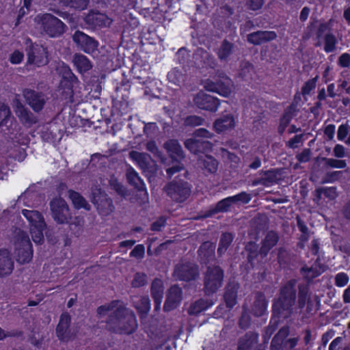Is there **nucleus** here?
I'll return each mask as SVG.
<instances>
[{"label": "nucleus", "mask_w": 350, "mask_h": 350, "mask_svg": "<svg viewBox=\"0 0 350 350\" xmlns=\"http://www.w3.org/2000/svg\"><path fill=\"white\" fill-rule=\"evenodd\" d=\"M14 268L12 254L7 249H0V278L10 275Z\"/></svg>", "instance_id": "21"}, {"label": "nucleus", "mask_w": 350, "mask_h": 350, "mask_svg": "<svg viewBox=\"0 0 350 350\" xmlns=\"http://www.w3.org/2000/svg\"><path fill=\"white\" fill-rule=\"evenodd\" d=\"M70 316L64 313L60 317L58 325L56 327V334L57 338L63 342H68L72 338V334L70 329Z\"/></svg>", "instance_id": "22"}, {"label": "nucleus", "mask_w": 350, "mask_h": 350, "mask_svg": "<svg viewBox=\"0 0 350 350\" xmlns=\"http://www.w3.org/2000/svg\"><path fill=\"white\" fill-rule=\"evenodd\" d=\"M210 306L211 304L207 300L199 299L190 305L188 308V314L189 315H198L206 310Z\"/></svg>", "instance_id": "41"}, {"label": "nucleus", "mask_w": 350, "mask_h": 350, "mask_svg": "<svg viewBox=\"0 0 350 350\" xmlns=\"http://www.w3.org/2000/svg\"><path fill=\"white\" fill-rule=\"evenodd\" d=\"M109 186L111 189L114 190L118 195L122 198H126L130 195L128 189L113 176L111 177L109 180Z\"/></svg>", "instance_id": "44"}, {"label": "nucleus", "mask_w": 350, "mask_h": 350, "mask_svg": "<svg viewBox=\"0 0 350 350\" xmlns=\"http://www.w3.org/2000/svg\"><path fill=\"white\" fill-rule=\"evenodd\" d=\"M191 185L181 180H176V202H184L191 194Z\"/></svg>", "instance_id": "38"}, {"label": "nucleus", "mask_w": 350, "mask_h": 350, "mask_svg": "<svg viewBox=\"0 0 350 350\" xmlns=\"http://www.w3.org/2000/svg\"><path fill=\"white\" fill-rule=\"evenodd\" d=\"M325 163L329 167H335L336 169H344L347 166L345 160L328 158L325 159Z\"/></svg>", "instance_id": "60"}, {"label": "nucleus", "mask_w": 350, "mask_h": 350, "mask_svg": "<svg viewBox=\"0 0 350 350\" xmlns=\"http://www.w3.org/2000/svg\"><path fill=\"white\" fill-rule=\"evenodd\" d=\"M70 198L76 208L80 209L83 208L87 211H90L91 209V206L79 193L73 191H70Z\"/></svg>", "instance_id": "42"}, {"label": "nucleus", "mask_w": 350, "mask_h": 350, "mask_svg": "<svg viewBox=\"0 0 350 350\" xmlns=\"http://www.w3.org/2000/svg\"><path fill=\"white\" fill-rule=\"evenodd\" d=\"M200 277L198 265L187 262L180 265H176L177 280L185 282L195 281Z\"/></svg>", "instance_id": "15"}, {"label": "nucleus", "mask_w": 350, "mask_h": 350, "mask_svg": "<svg viewBox=\"0 0 350 350\" xmlns=\"http://www.w3.org/2000/svg\"><path fill=\"white\" fill-rule=\"evenodd\" d=\"M15 113L21 122L27 127H31L38 122V118L18 100L16 103Z\"/></svg>", "instance_id": "18"}, {"label": "nucleus", "mask_w": 350, "mask_h": 350, "mask_svg": "<svg viewBox=\"0 0 350 350\" xmlns=\"http://www.w3.org/2000/svg\"><path fill=\"white\" fill-rule=\"evenodd\" d=\"M318 77L308 79L305 82L301 88L302 95L306 96L310 94V92L317 86Z\"/></svg>", "instance_id": "54"}, {"label": "nucleus", "mask_w": 350, "mask_h": 350, "mask_svg": "<svg viewBox=\"0 0 350 350\" xmlns=\"http://www.w3.org/2000/svg\"><path fill=\"white\" fill-rule=\"evenodd\" d=\"M232 197L234 203L241 201V202H243L245 204H246V203H248L252 199L251 196L244 191L241 192L235 196H232Z\"/></svg>", "instance_id": "64"}, {"label": "nucleus", "mask_w": 350, "mask_h": 350, "mask_svg": "<svg viewBox=\"0 0 350 350\" xmlns=\"http://www.w3.org/2000/svg\"><path fill=\"white\" fill-rule=\"evenodd\" d=\"M146 148L147 150L152 153L155 157L160 159L161 163L164 164L165 163L166 159L162 157L161 152L159 150L158 147L157 146L154 141H150L147 142Z\"/></svg>", "instance_id": "55"}, {"label": "nucleus", "mask_w": 350, "mask_h": 350, "mask_svg": "<svg viewBox=\"0 0 350 350\" xmlns=\"http://www.w3.org/2000/svg\"><path fill=\"white\" fill-rule=\"evenodd\" d=\"M84 21L91 28L109 27L112 23V20L105 14L94 10L88 12L84 18Z\"/></svg>", "instance_id": "17"}, {"label": "nucleus", "mask_w": 350, "mask_h": 350, "mask_svg": "<svg viewBox=\"0 0 350 350\" xmlns=\"http://www.w3.org/2000/svg\"><path fill=\"white\" fill-rule=\"evenodd\" d=\"M338 65L341 68H350V54L347 52L342 53L338 57Z\"/></svg>", "instance_id": "62"}, {"label": "nucleus", "mask_w": 350, "mask_h": 350, "mask_svg": "<svg viewBox=\"0 0 350 350\" xmlns=\"http://www.w3.org/2000/svg\"><path fill=\"white\" fill-rule=\"evenodd\" d=\"M262 176L254 179L252 181V185H262L263 187H271L277 181L278 170L276 169H270L269 170H260L259 172Z\"/></svg>", "instance_id": "24"}, {"label": "nucleus", "mask_w": 350, "mask_h": 350, "mask_svg": "<svg viewBox=\"0 0 350 350\" xmlns=\"http://www.w3.org/2000/svg\"><path fill=\"white\" fill-rule=\"evenodd\" d=\"M90 200L101 215L108 216L115 209L112 199L100 188L96 187L92 189Z\"/></svg>", "instance_id": "7"}, {"label": "nucleus", "mask_w": 350, "mask_h": 350, "mask_svg": "<svg viewBox=\"0 0 350 350\" xmlns=\"http://www.w3.org/2000/svg\"><path fill=\"white\" fill-rule=\"evenodd\" d=\"M224 270L219 266L208 267L204 275L203 291L206 296L217 293L222 286Z\"/></svg>", "instance_id": "5"}, {"label": "nucleus", "mask_w": 350, "mask_h": 350, "mask_svg": "<svg viewBox=\"0 0 350 350\" xmlns=\"http://www.w3.org/2000/svg\"><path fill=\"white\" fill-rule=\"evenodd\" d=\"M215 246L211 242H204L198 250L200 258L204 262L210 261L215 256Z\"/></svg>", "instance_id": "40"}, {"label": "nucleus", "mask_w": 350, "mask_h": 350, "mask_svg": "<svg viewBox=\"0 0 350 350\" xmlns=\"http://www.w3.org/2000/svg\"><path fill=\"white\" fill-rule=\"evenodd\" d=\"M252 323V317L247 310H243L238 321V326L241 329H247Z\"/></svg>", "instance_id": "51"}, {"label": "nucleus", "mask_w": 350, "mask_h": 350, "mask_svg": "<svg viewBox=\"0 0 350 350\" xmlns=\"http://www.w3.org/2000/svg\"><path fill=\"white\" fill-rule=\"evenodd\" d=\"M350 126L347 122L340 124L337 132V138L340 141H344L349 133Z\"/></svg>", "instance_id": "61"}, {"label": "nucleus", "mask_w": 350, "mask_h": 350, "mask_svg": "<svg viewBox=\"0 0 350 350\" xmlns=\"http://www.w3.org/2000/svg\"><path fill=\"white\" fill-rule=\"evenodd\" d=\"M26 44L28 64L40 66L48 63L47 51L45 48L42 45L33 44L30 40H28Z\"/></svg>", "instance_id": "12"}, {"label": "nucleus", "mask_w": 350, "mask_h": 350, "mask_svg": "<svg viewBox=\"0 0 350 350\" xmlns=\"http://www.w3.org/2000/svg\"><path fill=\"white\" fill-rule=\"evenodd\" d=\"M133 306L137 310L142 323H145L144 321L150 310V299L149 297L147 295L141 296L138 299L133 301Z\"/></svg>", "instance_id": "27"}, {"label": "nucleus", "mask_w": 350, "mask_h": 350, "mask_svg": "<svg viewBox=\"0 0 350 350\" xmlns=\"http://www.w3.org/2000/svg\"><path fill=\"white\" fill-rule=\"evenodd\" d=\"M127 183L133 187L138 191H144L147 193L144 182L139 177L138 173L134 170L133 167L129 165L126 167L125 173Z\"/></svg>", "instance_id": "26"}, {"label": "nucleus", "mask_w": 350, "mask_h": 350, "mask_svg": "<svg viewBox=\"0 0 350 350\" xmlns=\"http://www.w3.org/2000/svg\"><path fill=\"white\" fill-rule=\"evenodd\" d=\"M72 38L77 46L86 53H93L98 49V42L81 31H76Z\"/></svg>", "instance_id": "14"}, {"label": "nucleus", "mask_w": 350, "mask_h": 350, "mask_svg": "<svg viewBox=\"0 0 350 350\" xmlns=\"http://www.w3.org/2000/svg\"><path fill=\"white\" fill-rule=\"evenodd\" d=\"M52 217L59 224L69 223L72 215L66 202L62 198H55L50 202Z\"/></svg>", "instance_id": "10"}, {"label": "nucleus", "mask_w": 350, "mask_h": 350, "mask_svg": "<svg viewBox=\"0 0 350 350\" xmlns=\"http://www.w3.org/2000/svg\"><path fill=\"white\" fill-rule=\"evenodd\" d=\"M60 3L66 6H70L79 10L86 9L90 3L89 0H59Z\"/></svg>", "instance_id": "48"}, {"label": "nucleus", "mask_w": 350, "mask_h": 350, "mask_svg": "<svg viewBox=\"0 0 350 350\" xmlns=\"http://www.w3.org/2000/svg\"><path fill=\"white\" fill-rule=\"evenodd\" d=\"M193 102L198 108L210 113H215L221 104L219 98L204 92H198L194 97Z\"/></svg>", "instance_id": "16"}, {"label": "nucleus", "mask_w": 350, "mask_h": 350, "mask_svg": "<svg viewBox=\"0 0 350 350\" xmlns=\"http://www.w3.org/2000/svg\"><path fill=\"white\" fill-rule=\"evenodd\" d=\"M265 0H245V7L247 10L252 11H258L264 5Z\"/></svg>", "instance_id": "58"}, {"label": "nucleus", "mask_w": 350, "mask_h": 350, "mask_svg": "<svg viewBox=\"0 0 350 350\" xmlns=\"http://www.w3.org/2000/svg\"><path fill=\"white\" fill-rule=\"evenodd\" d=\"M14 253L21 264L29 262L33 257L32 245L26 232L20 228L14 230Z\"/></svg>", "instance_id": "3"}, {"label": "nucleus", "mask_w": 350, "mask_h": 350, "mask_svg": "<svg viewBox=\"0 0 350 350\" xmlns=\"http://www.w3.org/2000/svg\"><path fill=\"white\" fill-rule=\"evenodd\" d=\"M254 70V66L249 62H241L239 75L243 79H247L251 76V72Z\"/></svg>", "instance_id": "50"}, {"label": "nucleus", "mask_w": 350, "mask_h": 350, "mask_svg": "<svg viewBox=\"0 0 350 350\" xmlns=\"http://www.w3.org/2000/svg\"><path fill=\"white\" fill-rule=\"evenodd\" d=\"M15 122L10 107L0 103V129L3 131L10 132Z\"/></svg>", "instance_id": "25"}, {"label": "nucleus", "mask_w": 350, "mask_h": 350, "mask_svg": "<svg viewBox=\"0 0 350 350\" xmlns=\"http://www.w3.org/2000/svg\"><path fill=\"white\" fill-rule=\"evenodd\" d=\"M185 146L193 154H204L212 151L211 142L203 139L190 138L185 141Z\"/></svg>", "instance_id": "19"}, {"label": "nucleus", "mask_w": 350, "mask_h": 350, "mask_svg": "<svg viewBox=\"0 0 350 350\" xmlns=\"http://www.w3.org/2000/svg\"><path fill=\"white\" fill-rule=\"evenodd\" d=\"M258 340V334L249 331L238 340V350H252Z\"/></svg>", "instance_id": "32"}, {"label": "nucleus", "mask_w": 350, "mask_h": 350, "mask_svg": "<svg viewBox=\"0 0 350 350\" xmlns=\"http://www.w3.org/2000/svg\"><path fill=\"white\" fill-rule=\"evenodd\" d=\"M289 335L288 325H284L279 329L272 338L270 345L271 350H292L298 342L297 338H288Z\"/></svg>", "instance_id": "9"}, {"label": "nucleus", "mask_w": 350, "mask_h": 350, "mask_svg": "<svg viewBox=\"0 0 350 350\" xmlns=\"http://www.w3.org/2000/svg\"><path fill=\"white\" fill-rule=\"evenodd\" d=\"M278 241L279 236L277 232L273 230L267 232L265 237L262 239L261 246L259 248L261 257H266L272 248L277 245Z\"/></svg>", "instance_id": "23"}, {"label": "nucleus", "mask_w": 350, "mask_h": 350, "mask_svg": "<svg viewBox=\"0 0 350 350\" xmlns=\"http://www.w3.org/2000/svg\"><path fill=\"white\" fill-rule=\"evenodd\" d=\"M277 37L274 31L258 30L247 36V41L254 46H259L264 43L273 41Z\"/></svg>", "instance_id": "20"}, {"label": "nucleus", "mask_w": 350, "mask_h": 350, "mask_svg": "<svg viewBox=\"0 0 350 350\" xmlns=\"http://www.w3.org/2000/svg\"><path fill=\"white\" fill-rule=\"evenodd\" d=\"M297 306L301 310L306 306V304H311L308 283H299L297 285Z\"/></svg>", "instance_id": "33"}, {"label": "nucleus", "mask_w": 350, "mask_h": 350, "mask_svg": "<svg viewBox=\"0 0 350 350\" xmlns=\"http://www.w3.org/2000/svg\"><path fill=\"white\" fill-rule=\"evenodd\" d=\"M245 249L247 253V261L253 265L260 254L258 247L255 242L250 241L245 245Z\"/></svg>", "instance_id": "43"}, {"label": "nucleus", "mask_w": 350, "mask_h": 350, "mask_svg": "<svg viewBox=\"0 0 350 350\" xmlns=\"http://www.w3.org/2000/svg\"><path fill=\"white\" fill-rule=\"evenodd\" d=\"M23 215L30 223L31 227L33 226H46L44 219L41 213L38 211L23 209Z\"/></svg>", "instance_id": "36"}, {"label": "nucleus", "mask_w": 350, "mask_h": 350, "mask_svg": "<svg viewBox=\"0 0 350 350\" xmlns=\"http://www.w3.org/2000/svg\"><path fill=\"white\" fill-rule=\"evenodd\" d=\"M203 118L198 116H189L185 119V125L187 126H197L203 124Z\"/></svg>", "instance_id": "57"}, {"label": "nucleus", "mask_w": 350, "mask_h": 350, "mask_svg": "<svg viewBox=\"0 0 350 350\" xmlns=\"http://www.w3.org/2000/svg\"><path fill=\"white\" fill-rule=\"evenodd\" d=\"M36 21L40 25L42 32L51 38L59 37L67 29V26L51 14H39L36 16Z\"/></svg>", "instance_id": "4"}, {"label": "nucleus", "mask_w": 350, "mask_h": 350, "mask_svg": "<svg viewBox=\"0 0 350 350\" xmlns=\"http://www.w3.org/2000/svg\"><path fill=\"white\" fill-rule=\"evenodd\" d=\"M174 286H171L163 306V310L165 312L171 311L175 308V295L174 294Z\"/></svg>", "instance_id": "52"}, {"label": "nucleus", "mask_w": 350, "mask_h": 350, "mask_svg": "<svg viewBox=\"0 0 350 350\" xmlns=\"http://www.w3.org/2000/svg\"><path fill=\"white\" fill-rule=\"evenodd\" d=\"M172 161L175 160V140L170 139L163 144Z\"/></svg>", "instance_id": "63"}, {"label": "nucleus", "mask_w": 350, "mask_h": 350, "mask_svg": "<svg viewBox=\"0 0 350 350\" xmlns=\"http://www.w3.org/2000/svg\"><path fill=\"white\" fill-rule=\"evenodd\" d=\"M70 230L76 237H79L82 232V228L83 226V219L81 217H75L70 220L69 223Z\"/></svg>", "instance_id": "47"}, {"label": "nucleus", "mask_w": 350, "mask_h": 350, "mask_svg": "<svg viewBox=\"0 0 350 350\" xmlns=\"http://www.w3.org/2000/svg\"><path fill=\"white\" fill-rule=\"evenodd\" d=\"M234 239V234L232 232H222L219 239V246L217 248V253L219 256L224 254L229 247L232 245Z\"/></svg>", "instance_id": "39"}, {"label": "nucleus", "mask_w": 350, "mask_h": 350, "mask_svg": "<svg viewBox=\"0 0 350 350\" xmlns=\"http://www.w3.org/2000/svg\"><path fill=\"white\" fill-rule=\"evenodd\" d=\"M110 312L105 328L110 332L129 335L134 333L138 324L135 314L126 308L120 300H113L97 308L96 313L101 318Z\"/></svg>", "instance_id": "1"}, {"label": "nucleus", "mask_w": 350, "mask_h": 350, "mask_svg": "<svg viewBox=\"0 0 350 350\" xmlns=\"http://www.w3.org/2000/svg\"><path fill=\"white\" fill-rule=\"evenodd\" d=\"M297 280L291 279L282 285L278 293V297L272 303V317L270 321L273 324L275 329L280 320L286 319L291 317L293 312V306L297 298Z\"/></svg>", "instance_id": "2"}, {"label": "nucleus", "mask_w": 350, "mask_h": 350, "mask_svg": "<svg viewBox=\"0 0 350 350\" xmlns=\"http://www.w3.org/2000/svg\"><path fill=\"white\" fill-rule=\"evenodd\" d=\"M72 62L81 74H83L92 68V64L90 60L81 53H75L72 56Z\"/></svg>", "instance_id": "34"}, {"label": "nucleus", "mask_w": 350, "mask_h": 350, "mask_svg": "<svg viewBox=\"0 0 350 350\" xmlns=\"http://www.w3.org/2000/svg\"><path fill=\"white\" fill-rule=\"evenodd\" d=\"M147 284V275L144 273L137 272L131 282V286L133 288H139Z\"/></svg>", "instance_id": "53"}, {"label": "nucleus", "mask_w": 350, "mask_h": 350, "mask_svg": "<svg viewBox=\"0 0 350 350\" xmlns=\"http://www.w3.org/2000/svg\"><path fill=\"white\" fill-rule=\"evenodd\" d=\"M268 306V302L265 294L258 291L254 297V303L252 307V314L256 317H260L265 314Z\"/></svg>", "instance_id": "31"}, {"label": "nucleus", "mask_w": 350, "mask_h": 350, "mask_svg": "<svg viewBox=\"0 0 350 350\" xmlns=\"http://www.w3.org/2000/svg\"><path fill=\"white\" fill-rule=\"evenodd\" d=\"M164 291L163 282L160 279L155 278L150 287V293L153 299H162Z\"/></svg>", "instance_id": "45"}, {"label": "nucleus", "mask_w": 350, "mask_h": 350, "mask_svg": "<svg viewBox=\"0 0 350 350\" xmlns=\"http://www.w3.org/2000/svg\"><path fill=\"white\" fill-rule=\"evenodd\" d=\"M239 292V286L236 284H228L224 293V300L226 307L232 309L237 304V293Z\"/></svg>", "instance_id": "35"}, {"label": "nucleus", "mask_w": 350, "mask_h": 350, "mask_svg": "<svg viewBox=\"0 0 350 350\" xmlns=\"http://www.w3.org/2000/svg\"><path fill=\"white\" fill-rule=\"evenodd\" d=\"M129 154V157L137 163L150 182L151 178H154L157 176L159 166L155 161L152 159L149 154L132 150Z\"/></svg>", "instance_id": "6"}, {"label": "nucleus", "mask_w": 350, "mask_h": 350, "mask_svg": "<svg viewBox=\"0 0 350 350\" xmlns=\"http://www.w3.org/2000/svg\"><path fill=\"white\" fill-rule=\"evenodd\" d=\"M337 44L338 40L334 33H327L324 35V51L326 53L334 52Z\"/></svg>", "instance_id": "46"}, {"label": "nucleus", "mask_w": 350, "mask_h": 350, "mask_svg": "<svg viewBox=\"0 0 350 350\" xmlns=\"http://www.w3.org/2000/svg\"><path fill=\"white\" fill-rule=\"evenodd\" d=\"M334 284L338 287H344L346 286L349 281V278L348 274L345 272H339L335 275Z\"/></svg>", "instance_id": "56"}, {"label": "nucleus", "mask_w": 350, "mask_h": 350, "mask_svg": "<svg viewBox=\"0 0 350 350\" xmlns=\"http://www.w3.org/2000/svg\"><path fill=\"white\" fill-rule=\"evenodd\" d=\"M57 70L59 72V74L62 76L60 85L62 87H64L65 89L67 90V91L64 92L68 96H66L65 98H69L70 101L72 102V87L74 84L78 83V79L72 72L70 68L64 64L60 65L58 67Z\"/></svg>", "instance_id": "13"}, {"label": "nucleus", "mask_w": 350, "mask_h": 350, "mask_svg": "<svg viewBox=\"0 0 350 350\" xmlns=\"http://www.w3.org/2000/svg\"><path fill=\"white\" fill-rule=\"evenodd\" d=\"M198 163L206 176L214 174L218 170L219 162L213 156L205 154L199 158Z\"/></svg>", "instance_id": "30"}, {"label": "nucleus", "mask_w": 350, "mask_h": 350, "mask_svg": "<svg viewBox=\"0 0 350 350\" xmlns=\"http://www.w3.org/2000/svg\"><path fill=\"white\" fill-rule=\"evenodd\" d=\"M10 156L16 161H23L25 159L27 153L24 148L16 147Z\"/></svg>", "instance_id": "59"}, {"label": "nucleus", "mask_w": 350, "mask_h": 350, "mask_svg": "<svg viewBox=\"0 0 350 350\" xmlns=\"http://www.w3.org/2000/svg\"><path fill=\"white\" fill-rule=\"evenodd\" d=\"M235 124L234 116L232 114H226L217 119L214 122L213 126L216 133L221 134L225 132V131L233 129Z\"/></svg>", "instance_id": "28"}, {"label": "nucleus", "mask_w": 350, "mask_h": 350, "mask_svg": "<svg viewBox=\"0 0 350 350\" xmlns=\"http://www.w3.org/2000/svg\"><path fill=\"white\" fill-rule=\"evenodd\" d=\"M233 199L232 196H228L219 200L215 206H211L204 213L205 217H212L219 213H225L229 211L230 208L232 205Z\"/></svg>", "instance_id": "29"}, {"label": "nucleus", "mask_w": 350, "mask_h": 350, "mask_svg": "<svg viewBox=\"0 0 350 350\" xmlns=\"http://www.w3.org/2000/svg\"><path fill=\"white\" fill-rule=\"evenodd\" d=\"M234 49V44L226 38H224L221 42L220 47L217 51V55L220 61H227L232 54Z\"/></svg>", "instance_id": "37"}, {"label": "nucleus", "mask_w": 350, "mask_h": 350, "mask_svg": "<svg viewBox=\"0 0 350 350\" xmlns=\"http://www.w3.org/2000/svg\"><path fill=\"white\" fill-rule=\"evenodd\" d=\"M231 80L227 75L222 73L212 79H206L203 82L204 88L210 92L218 93L219 95L227 97L231 93Z\"/></svg>", "instance_id": "8"}, {"label": "nucleus", "mask_w": 350, "mask_h": 350, "mask_svg": "<svg viewBox=\"0 0 350 350\" xmlns=\"http://www.w3.org/2000/svg\"><path fill=\"white\" fill-rule=\"evenodd\" d=\"M46 226H38L30 227V232L31 238L36 243H42L44 241L43 230Z\"/></svg>", "instance_id": "49"}, {"label": "nucleus", "mask_w": 350, "mask_h": 350, "mask_svg": "<svg viewBox=\"0 0 350 350\" xmlns=\"http://www.w3.org/2000/svg\"><path fill=\"white\" fill-rule=\"evenodd\" d=\"M22 93L26 103L35 113H40L49 100L47 95L44 92L31 88H25Z\"/></svg>", "instance_id": "11"}]
</instances>
